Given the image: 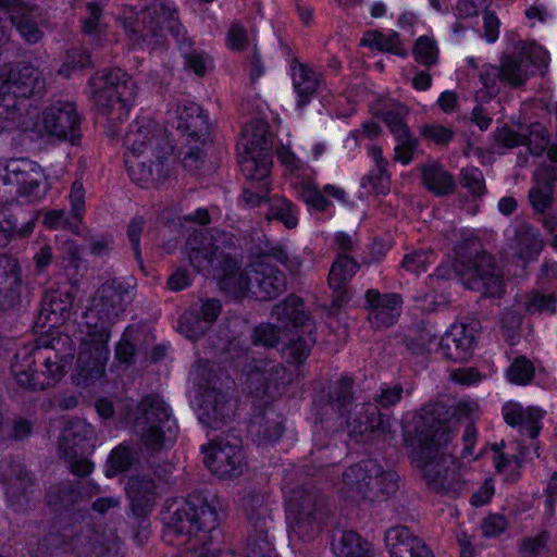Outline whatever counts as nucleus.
Masks as SVG:
<instances>
[{"mask_svg":"<svg viewBox=\"0 0 557 557\" xmlns=\"http://www.w3.org/2000/svg\"><path fill=\"white\" fill-rule=\"evenodd\" d=\"M133 286L114 277L96 290L85 313L86 335L82 338L76 364V384L87 386L102 376L109 357L111 327L133 301Z\"/></svg>","mask_w":557,"mask_h":557,"instance_id":"nucleus-1","label":"nucleus"},{"mask_svg":"<svg viewBox=\"0 0 557 557\" xmlns=\"http://www.w3.org/2000/svg\"><path fill=\"white\" fill-rule=\"evenodd\" d=\"M435 413L436 410L425 411L414 430L405 432V443L426 483L433 490L455 497L465 488V482L448 451L453 438L450 428Z\"/></svg>","mask_w":557,"mask_h":557,"instance_id":"nucleus-2","label":"nucleus"},{"mask_svg":"<svg viewBox=\"0 0 557 557\" xmlns=\"http://www.w3.org/2000/svg\"><path fill=\"white\" fill-rule=\"evenodd\" d=\"M70 342L63 338L39 337L32 344L24 345L14 355L11 372L17 384L29 391H42L57 384L66 373L73 354L60 351V345Z\"/></svg>","mask_w":557,"mask_h":557,"instance_id":"nucleus-3","label":"nucleus"},{"mask_svg":"<svg viewBox=\"0 0 557 557\" xmlns=\"http://www.w3.org/2000/svg\"><path fill=\"white\" fill-rule=\"evenodd\" d=\"M121 23L131 46L149 52L168 47L165 29L175 42L185 29L172 2L151 1L139 12L131 10L125 13Z\"/></svg>","mask_w":557,"mask_h":557,"instance_id":"nucleus-4","label":"nucleus"},{"mask_svg":"<svg viewBox=\"0 0 557 557\" xmlns=\"http://www.w3.org/2000/svg\"><path fill=\"white\" fill-rule=\"evenodd\" d=\"M455 252L463 271L461 282L471 290L486 297H499L504 292V280L494 258L482 249L478 237L469 234L455 246Z\"/></svg>","mask_w":557,"mask_h":557,"instance_id":"nucleus-5","label":"nucleus"},{"mask_svg":"<svg viewBox=\"0 0 557 557\" xmlns=\"http://www.w3.org/2000/svg\"><path fill=\"white\" fill-rule=\"evenodd\" d=\"M399 476L374 459L361 460L342 473L343 492L351 498L370 503L385 502L398 490Z\"/></svg>","mask_w":557,"mask_h":557,"instance_id":"nucleus-6","label":"nucleus"},{"mask_svg":"<svg viewBox=\"0 0 557 557\" xmlns=\"http://www.w3.org/2000/svg\"><path fill=\"white\" fill-rule=\"evenodd\" d=\"M286 504L289 536L313 541L329 516L325 496L314 486H302L289 492Z\"/></svg>","mask_w":557,"mask_h":557,"instance_id":"nucleus-7","label":"nucleus"},{"mask_svg":"<svg viewBox=\"0 0 557 557\" xmlns=\"http://www.w3.org/2000/svg\"><path fill=\"white\" fill-rule=\"evenodd\" d=\"M89 87L98 111L111 125L128 116L134 82L125 71L114 67L97 72L90 78Z\"/></svg>","mask_w":557,"mask_h":557,"instance_id":"nucleus-8","label":"nucleus"},{"mask_svg":"<svg viewBox=\"0 0 557 557\" xmlns=\"http://www.w3.org/2000/svg\"><path fill=\"white\" fill-rule=\"evenodd\" d=\"M45 89V79L30 63L20 62L0 73V133L7 121L18 114V99L39 95Z\"/></svg>","mask_w":557,"mask_h":557,"instance_id":"nucleus-9","label":"nucleus"},{"mask_svg":"<svg viewBox=\"0 0 557 557\" xmlns=\"http://www.w3.org/2000/svg\"><path fill=\"white\" fill-rule=\"evenodd\" d=\"M234 236L219 228L193 232L185 245L191 267L197 272H209L211 268L224 269V263L234 264L231 249L234 248Z\"/></svg>","mask_w":557,"mask_h":557,"instance_id":"nucleus-10","label":"nucleus"},{"mask_svg":"<svg viewBox=\"0 0 557 557\" xmlns=\"http://www.w3.org/2000/svg\"><path fill=\"white\" fill-rule=\"evenodd\" d=\"M138 409L140 416L135 420V431L147 449L159 451L166 442L175 440L177 424L163 399L149 395L140 401Z\"/></svg>","mask_w":557,"mask_h":557,"instance_id":"nucleus-11","label":"nucleus"},{"mask_svg":"<svg viewBox=\"0 0 557 557\" xmlns=\"http://www.w3.org/2000/svg\"><path fill=\"white\" fill-rule=\"evenodd\" d=\"M44 25L42 11L37 4L0 0V47L10 40L12 27L26 44L35 45L44 38Z\"/></svg>","mask_w":557,"mask_h":557,"instance_id":"nucleus-12","label":"nucleus"},{"mask_svg":"<svg viewBox=\"0 0 557 557\" xmlns=\"http://www.w3.org/2000/svg\"><path fill=\"white\" fill-rule=\"evenodd\" d=\"M96 433L94 426L83 419L67 423L59 440V455L69 463L74 475L87 476L94 470L88 456L95 449Z\"/></svg>","mask_w":557,"mask_h":557,"instance_id":"nucleus-13","label":"nucleus"},{"mask_svg":"<svg viewBox=\"0 0 557 557\" xmlns=\"http://www.w3.org/2000/svg\"><path fill=\"white\" fill-rule=\"evenodd\" d=\"M239 165L245 177L262 180L269 177L271 160V141L269 126L263 121H256L246 126L238 145Z\"/></svg>","mask_w":557,"mask_h":557,"instance_id":"nucleus-14","label":"nucleus"},{"mask_svg":"<svg viewBox=\"0 0 557 557\" xmlns=\"http://www.w3.org/2000/svg\"><path fill=\"white\" fill-rule=\"evenodd\" d=\"M547 52L533 41L518 40L512 54L504 55L498 66L500 82L512 87H522L536 71L547 67Z\"/></svg>","mask_w":557,"mask_h":557,"instance_id":"nucleus-15","label":"nucleus"},{"mask_svg":"<svg viewBox=\"0 0 557 557\" xmlns=\"http://www.w3.org/2000/svg\"><path fill=\"white\" fill-rule=\"evenodd\" d=\"M202 453L206 467L221 479L238 478L247 468L242 438L234 432L212 440Z\"/></svg>","mask_w":557,"mask_h":557,"instance_id":"nucleus-16","label":"nucleus"},{"mask_svg":"<svg viewBox=\"0 0 557 557\" xmlns=\"http://www.w3.org/2000/svg\"><path fill=\"white\" fill-rule=\"evenodd\" d=\"M242 507L251 529L246 548L252 549L251 557H272L273 546L268 537L271 508L269 496L260 490H251L242 499Z\"/></svg>","mask_w":557,"mask_h":557,"instance_id":"nucleus-17","label":"nucleus"},{"mask_svg":"<svg viewBox=\"0 0 557 557\" xmlns=\"http://www.w3.org/2000/svg\"><path fill=\"white\" fill-rule=\"evenodd\" d=\"M0 184L9 187L12 197L22 196L29 201L42 199L48 190L46 175L39 164L29 159H12L0 177Z\"/></svg>","mask_w":557,"mask_h":557,"instance_id":"nucleus-18","label":"nucleus"},{"mask_svg":"<svg viewBox=\"0 0 557 557\" xmlns=\"http://www.w3.org/2000/svg\"><path fill=\"white\" fill-rule=\"evenodd\" d=\"M124 145L133 156H141L148 152L161 165L162 160H168L173 152V146L165 129L149 117L137 119L131 124L124 138Z\"/></svg>","mask_w":557,"mask_h":557,"instance_id":"nucleus-19","label":"nucleus"},{"mask_svg":"<svg viewBox=\"0 0 557 557\" xmlns=\"http://www.w3.org/2000/svg\"><path fill=\"white\" fill-rule=\"evenodd\" d=\"M293 382V374L282 363L270 359H258L247 376L250 393L257 397L267 395L275 398Z\"/></svg>","mask_w":557,"mask_h":557,"instance_id":"nucleus-20","label":"nucleus"},{"mask_svg":"<svg viewBox=\"0 0 557 557\" xmlns=\"http://www.w3.org/2000/svg\"><path fill=\"white\" fill-rule=\"evenodd\" d=\"M82 530V516L67 515L54 522L49 531L38 540L37 553L39 555H53L59 550L77 552L83 540L79 537Z\"/></svg>","mask_w":557,"mask_h":557,"instance_id":"nucleus-21","label":"nucleus"},{"mask_svg":"<svg viewBox=\"0 0 557 557\" xmlns=\"http://www.w3.org/2000/svg\"><path fill=\"white\" fill-rule=\"evenodd\" d=\"M81 115L72 101L58 100L42 112V128L47 135L75 144L82 137Z\"/></svg>","mask_w":557,"mask_h":557,"instance_id":"nucleus-22","label":"nucleus"},{"mask_svg":"<svg viewBox=\"0 0 557 557\" xmlns=\"http://www.w3.org/2000/svg\"><path fill=\"white\" fill-rule=\"evenodd\" d=\"M79 537L83 544L77 553L89 557H123V543L113 530H98L82 518Z\"/></svg>","mask_w":557,"mask_h":557,"instance_id":"nucleus-23","label":"nucleus"},{"mask_svg":"<svg viewBox=\"0 0 557 557\" xmlns=\"http://www.w3.org/2000/svg\"><path fill=\"white\" fill-rule=\"evenodd\" d=\"M345 424L349 435H363L366 433L386 434L389 432V421L371 403H362L354 406L342 418L341 425Z\"/></svg>","mask_w":557,"mask_h":557,"instance_id":"nucleus-24","label":"nucleus"},{"mask_svg":"<svg viewBox=\"0 0 557 557\" xmlns=\"http://www.w3.org/2000/svg\"><path fill=\"white\" fill-rule=\"evenodd\" d=\"M69 199L70 212L64 209L47 211L42 223L51 230H66L77 234L85 214V188L79 181L72 184Z\"/></svg>","mask_w":557,"mask_h":557,"instance_id":"nucleus-25","label":"nucleus"},{"mask_svg":"<svg viewBox=\"0 0 557 557\" xmlns=\"http://www.w3.org/2000/svg\"><path fill=\"white\" fill-rule=\"evenodd\" d=\"M368 320L374 329H386L394 325L401 312L403 299L395 293L381 294L376 289L366 293Z\"/></svg>","mask_w":557,"mask_h":557,"instance_id":"nucleus-26","label":"nucleus"},{"mask_svg":"<svg viewBox=\"0 0 557 557\" xmlns=\"http://www.w3.org/2000/svg\"><path fill=\"white\" fill-rule=\"evenodd\" d=\"M233 417L234 405L230 396L214 387L206 388L199 407V421L212 430H219Z\"/></svg>","mask_w":557,"mask_h":557,"instance_id":"nucleus-27","label":"nucleus"},{"mask_svg":"<svg viewBox=\"0 0 557 557\" xmlns=\"http://www.w3.org/2000/svg\"><path fill=\"white\" fill-rule=\"evenodd\" d=\"M249 280L252 283L251 295L259 300H271L286 289L284 273L265 260L250 264Z\"/></svg>","mask_w":557,"mask_h":557,"instance_id":"nucleus-28","label":"nucleus"},{"mask_svg":"<svg viewBox=\"0 0 557 557\" xmlns=\"http://www.w3.org/2000/svg\"><path fill=\"white\" fill-rule=\"evenodd\" d=\"M176 129L186 137L187 144H205L210 134V125L201 107L193 101L178 103L175 110Z\"/></svg>","mask_w":557,"mask_h":557,"instance_id":"nucleus-29","label":"nucleus"},{"mask_svg":"<svg viewBox=\"0 0 557 557\" xmlns=\"http://www.w3.org/2000/svg\"><path fill=\"white\" fill-rule=\"evenodd\" d=\"M385 545L391 557H433L425 542L406 525L386 530Z\"/></svg>","mask_w":557,"mask_h":557,"instance_id":"nucleus-30","label":"nucleus"},{"mask_svg":"<svg viewBox=\"0 0 557 557\" xmlns=\"http://www.w3.org/2000/svg\"><path fill=\"white\" fill-rule=\"evenodd\" d=\"M36 216L18 203L0 208V248L5 247L15 236H27L34 230Z\"/></svg>","mask_w":557,"mask_h":557,"instance_id":"nucleus-31","label":"nucleus"},{"mask_svg":"<svg viewBox=\"0 0 557 557\" xmlns=\"http://www.w3.org/2000/svg\"><path fill=\"white\" fill-rule=\"evenodd\" d=\"M359 268V263L346 253H339L334 260L327 277L332 289V309H341L348 302L347 285Z\"/></svg>","mask_w":557,"mask_h":557,"instance_id":"nucleus-32","label":"nucleus"},{"mask_svg":"<svg viewBox=\"0 0 557 557\" xmlns=\"http://www.w3.org/2000/svg\"><path fill=\"white\" fill-rule=\"evenodd\" d=\"M285 431L283 417L273 408L255 413L247 426L248 436L259 446L272 445Z\"/></svg>","mask_w":557,"mask_h":557,"instance_id":"nucleus-33","label":"nucleus"},{"mask_svg":"<svg viewBox=\"0 0 557 557\" xmlns=\"http://www.w3.org/2000/svg\"><path fill=\"white\" fill-rule=\"evenodd\" d=\"M0 481L5 486V493L11 505L27 500L34 480L25 467L13 458H10L0 468Z\"/></svg>","mask_w":557,"mask_h":557,"instance_id":"nucleus-34","label":"nucleus"},{"mask_svg":"<svg viewBox=\"0 0 557 557\" xmlns=\"http://www.w3.org/2000/svg\"><path fill=\"white\" fill-rule=\"evenodd\" d=\"M126 494L133 513L145 517L151 511L158 497L156 481L147 474L133 475L127 481Z\"/></svg>","mask_w":557,"mask_h":557,"instance_id":"nucleus-35","label":"nucleus"},{"mask_svg":"<svg viewBox=\"0 0 557 557\" xmlns=\"http://www.w3.org/2000/svg\"><path fill=\"white\" fill-rule=\"evenodd\" d=\"M272 317L285 329L314 330V323L301 298L288 295L272 309Z\"/></svg>","mask_w":557,"mask_h":557,"instance_id":"nucleus-36","label":"nucleus"},{"mask_svg":"<svg viewBox=\"0 0 557 557\" xmlns=\"http://www.w3.org/2000/svg\"><path fill=\"white\" fill-rule=\"evenodd\" d=\"M474 336L466 325H454L441 338L438 350L442 356L454 362L468 360L472 355Z\"/></svg>","mask_w":557,"mask_h":557,"instance_id":"nucleus-37","label":"nucleus"},{"mask_svg":"<svg viewBox=\"0 0 557 557\" xmlns=\"http://www.w3.org/2000/svg\"><path fill=\"white\" fill-rule=\"evenodd\" d=\"M503 416L507 424L519 428L522 434L534 440L540 434L544 411L536 407L524 409L519 404L507 403L503 407Z\"/></svg>","mask_w":557,"mask_h":557,"instance_id":"nucleus-38","label":"nucleus"},{"mask_svg":"<svg viewBox=\"0 0 557 557\" xmlns=\"http://www.w3.org/2000/svg\"><path fill=\"white\" fill-rule=\"evenodd\" d=\"M513 227L518 257L524 262L535 260L544 247L539 228L522 216L515 219Z\"/></svg>","mask_w":557,"mask_h":557,"instance_id":"nucleus-39","label":"nucleus"},{"mask_svg":"<svg viewBox=\"0 0 557 557\" xmlns=\"http://www.w3.org/2000/svg\"><path fill=\"white\" fill-rule=\"evenodd\" d=\"M139 157L133 156V158L128 157L125 160L128 175L135 183L139 185L150 182L161 183L168 177V170L164 169L166 160H162L161 165L151 154H148L144 160H139Z\"/></svg>","mask_w":557,"mask_h":557,"instance_id":"nucleus-40","label":"nucleus"},{"mask_svg":"<svg viewBox=\"0 0 557 557\" xmlns=\"http://www.w3.org/2000/svg\"><path fill=\"white\" fill-rule=\"evenodd\" d=\"M72 304L73 297L69 293L47 292L41 301L39 320L44 324L57 325L69 317Z\"/></svg>","mask_w":557,"mask_h":557,"instance_id":"nucleus-41","label":"nucleus"},{"mask_svg":"<svg viewBox=\"0 0 557 557\" xmlns=\"http://www.w3.org/2000/svg\"><path fill=\"white\" fill-rule=\"evenodd\" d=\"M293 85L298 95L297 106L305 107L318 91L320 74L304 63H295L292 66Z\"/></svg>","mask_w":557,"mask_h":557,"instance_id":"nucleus-42","label":"nucleus"},{"mask_svg":"<svg viewBox=\"0 0 557 557\" xmlns=\"http://www.w3.org/2000/svg\"><path fill=\"white\" fill-rule=\"evenodd\" d=\"M437 332L429 321L416 322L405 335L406 347L414 355H424L431 351V347L437 339Z\"/></svg>","mask_w":557,"mask_h":557,"instance_id":"nucleus-43","label":"nucleus"},{"mask_svg":"<svg viewBox=\"0 0 557 557\" xmlns=\"http://www.w3.org/2000/svg\"><path fill=\"white\" fill-rule=\"evenodd\" d=\"M422 182L437 197L450 195L456 189L454 176L437 163L422 166Z\"/></svg>","mask_w":557,"mask_h":557,"instance_id":"nucleus-44","label":"nucleus"},{"mask_svg":"<svg viewBox=\"0 0 557 557\" xmlns=\"http://www.w3.org/2000/svg\"><path fill=\"white\" fill-rule=\"evenodd\" d=\"M354 380L348 376L341 377L330 389L329 406L342 419L354 406Z\"/></svg>","mask_w":557,"mask_h":557,"instance_id":"nucleus-45","label":"nucleus"},{"mask_svg":"<svg viewBox=\"0 0 557 557\" xmlns=\"http://www.w3.org/2000/svg\"><path fill=\"white\" fill-rule=\"evenodd\" d=\"M194 45L193 38L187 35L185 28L184 35L176 41L177 49L184 59L185 66L196 75L203 76L209 64V57L202 51L194 49Z\"/></svg>","mask_w":557,"mask_h":557,"instance_id":"nucleus-46","label":"nucleus"},{"mask_svg":"<svg viewBox=\"0 0 557 557\" xmlns=\"http://www.w3.org/2000/svg\"><path fill=\"white\" fill-rule=\"evenodd\" d=\"M361 45L377 49L382 52L394 53L401 58H406L408 55L407 50L400 42L399 34L396 32L384 35L379 30H369L363 35Z\"/></svg>","mask_w":557,"mask_h":557,"instance_id":"nucleus-47","label":"nucleus"},{"mask_svg":"<svg viewBox=\"0 0 557 557\" xmlns=\"http://www.w3.org/2000/svg\"><path fill=\"white\" fill-rule=\"evenodd\" d=\"M225 272L224 276L221 280L222 286L228 292L233 293L236 296L245 295L246 293H251L252 283L250 277V265L245 269V271H239L237 269V262L231 265L224 263V269H221Z\"/></svg>","mask_w":557,"mask_h":557,"instance_id":"nucleus-48","label":"nucleus"},{"mask_svg":"<svg viewBox=\"0 0 557 557\" xmlns=\"http://www.w3.org/2000/svg\"><path fill=\"white\" fill-rule=\"evenodd\" d=\"M334 550L339 557H371L370 544L354 531L343 532Z\"/></svg>","mask_w":557,"mask_h":557,"instance_id":"nucleus-49","label":"nucleus"},{"mask_svg":"<svg viewBox=\"0 0 557 557\" xmlns=\"http://www.w3.org/2000/svg\"><path fill=\"white\" fill-rule=\"evenodd\" d=\"M409 114V109L400 103L385 104L376 115L380 116L391 133L396 136H400L404 133L409 132V127L406 123V117Z\"/></svg>","mask_w":557,"mask_h":557,"instance_id":"nucleus-50","label":"nucleus"},{"mask_svg":"<svg viewBox=\"0 0 557 557\" xmlns=\"http://www.w3.org/2000/svg\"><path fill=\"white\" fill-rule=\"evenodd\" d=\"M180 332L187 338L196 341L211 327L210 324L201 317L198 306L190 307L183 313L178 323Z\"/></svg>","mask_w":557,"mask_h":557,"instance_id":"nucleus-51","label":"nucleus"},{"mask_svg":"<svg viewBox=\"0 0 557 557\" xmlns=\"http://www.w3.org/2000/svg\"><path fill=\"white\" fill-rule=\"evenodd\" d=\"M301 334L290 338L285 348V355L288 362L301 363L306 360L315 344L313 330H302Z\"/></svg>","mask_w":557,"mask_h":557,"instance_id":"nucleus-52","label":"nucleus"},{"mask_svg":"<svg viewBox=\"0 0 557 557\" xmlns=\"http://www.w3.org/2000/svg\"><path fill=\"white\" fill-rule=\"evenodd\" d=\"M79 498V492L76 484L72 482H62L53 485L47 493V500L50 506L57 509L69 508Z\"/></svg>","mask_w":557,"mask_h":557,"instance_id":"nucleus-53","label":"nucleus"},{"mask_svg":"<svg viewBox=\"0 0 557 557\" xmlns=\"http://www.w3.org/2000/svg\"><path fill=\"white\" fill-rule=\"evenodd\" d=\"M296 206L286 198H273L270 203L267 218L282 222L287 228H294L298 224Z\"/></svg>","mask_w":557,"mask_h":557,"instance_id":"nucleus-54","label":"nucleus"},{"mask_svg":"<svg viewBox=\"0 0 557 557\" xmlns=\"http://www.w3.org/2000/svg\"><path fill=\"white\" fill-rule=\"evenodd\" d=\"M412 54L418 63L431 67L438 62L437 44L432 37L420 36L414 42Z\"/></svg>","mask_w":557,"mask_h":557,"instance_id":"nucleus-55","label":"nucleus"},{"mask_svg":"<svg viewBox=\"0 0 557 557\" xmlns=\"http://www.w3.org/2000/svg\"><path fill=\"white\" fill-rule=\"evenodd\" d=\"M550 535L542 531L534 536L524 537L519 546L518 557H546Z\"/></svg>","mask_w":557,"mask_h":557,"instance_id":"nucleus-56","label":"nucleus"},{"mask_svg":"<svg viewBox=\"0 0 557 557\" xmlns=\"http://www.w3.org/2000/svg\"><path fill=\"white\" fill-rule=\"evenodd\" d=\"M61 258L66 262V270L72 280L77 281L78 275H83L86 270L78 245L74 240H64L61 246Z\"/></svg>","mask_w":557,"mask_h":557,"instance_id":"nucleus-57","label":"nucleus"},{"mask_svg":"<svg viewBox=\"0 0 557 557\" xmlns=\"http://www.w3.org/2000/svg\"><path fill=\"white\" fill-rule=\"evenodd\" d=\"M528 199L534 215L547 216L546 213L554 205V189L532 186L529 189Z\"/></svg>","mask_w":557,"mask_h":557,"instance_id":"nucleus-58","label":"nucleus"},{"mask_svg":"<svg viewBox=\"0 0 557 557\" xmlns=\"http://www.w3.org/2000/svg\"><path fill=\"white\" fill-rule=\"evenodd\" d=\"M250 181V185L244 188L243 199L250 207L260 206L262 202L269 201L270 186L268 177L262 180L246 177Z\"/></svg>","mask_w":557,"mask_h":557,"instance_id":"nucleus-59","label":"nucleus"},{"mask_svg":"<svg viewBox=\"0 0 557 557\" xmlns=\"http://www.w3.org/2000/svg\"><path fill=\"white\" fill-rule=\"evenodd\" d=\"M460 185L474 198L483 196L486 191L483 172L475 166H469L461 170Z\"/></svg>","mask_w":557,"mask_h":557,"instance_id":"nucleus-60","label":"nucleus"},{"mask_svg":"<svg viewBox=\"0 0 557 557\" xmlns=\"http://www.w3.org/2000/svg\"><path fill=\"white\" fill-rule=\"evenodd\" d=\"M22 276L0 285V311L14 309L21 302Z\"/></svg>","mask_w":557,"mask_h":557,"instance_id":"nucleus-61","label":"nucleus"},{"mask_svg":"<svg viewBox=\"0 0 557 557\" xmlns=\"http://www.w3.org/2000/svg\"><path fill=\"white\" fill-rule=\"evenodd\" d=\"M134 459L135 454L129 446L124 444L119 445L109 456L108 462L110 469H108V475L127 471L132 467Z\"/></svg>","mask_w":557,"mask_h":557,"instance_id":"nucleus-62","label":"nucleus"},{"mask_svg":"<svg viewBox=\"0 0 557 557\" xmlns=\"http://www.w3.org/2000/svg\"><path fill=\"white\" fill-rule=\"evenodd\" d=\"M394 138L396 141L394 160L401 162L403 164H408L412 160L413 153L418 148V139L410 131Z\"/></svg>","mask_w":557,"mask_h":557,"instance_id":"nucleus-63","label":"nucleus"},{"mask_svg":"<svg viewBox=\"0 0 557 557\" xmlns=\"http://www.w3.org/2000/svg\"><path fill=\"white\" fill-rule=\"evenodd\" d=\"M507 376L512 383L528 384L534 376V367L525 357H519L508 368Z\"/></svg>","mask_w":557,"mask_h":557,"instance_id":"nucleus-64","label":"nucleus"}]
</instances>
